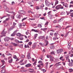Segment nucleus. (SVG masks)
<instances>
[{
    "mask_svg": "<svg viewBox=\"0 0 73 73\" xmlns=\"http://www.w3.org/2000/svg\"><path fill=\"white\" fill-rule=\"evenodd\" d=\"M55 9H56V10H58L60 9H64V7L62 6L61 5H58L56 7Z\"/></svg>",
    "mask_w": 73,
    "mask_h": 73,
    "instance_id": "obj_1",
    "label": "nucleus"
},
{
    "mask_svg": "<svg viewBox=\"0 0 73 73\" xmlns=\"http://www.w3.org/2000/svg\"><path fill=\"white\" fill-rule=\"evenodd\" d=\"M57 53L58 54H60L61 53V52L63 51V50L62 49H59L57 50Z\"/></svg>",
    "mask_w": 73,
    "mask_h": 73,
    "instance_id": "obj_2",
    "label": "nucleus"
},
{
    "mask_svg": "<svg viewBox=\"0 0 73 73\" xmlns=\"http://www.w3.org/2000/svg\"><path fill=\"white\" fill-rule=\"evenodd\" d=\"M45 2L46 3V5L47 7H49V5H50V3L47 0H46L45 1Z\"/></svg>",
    "mask_w": 73,
    "mask_h": 73,
    "instance_id": "obj_3",
    "label": "nucleus"
},
{
    "mask_svg": "<svg viewBox=\"0 0 73 73\" xmlns=\"http://www.w3.org/2000/svg\"><path fill=\"white\" fill-rule=\"evenodd\" d=\"M45 37L44 36H40L38 37L39 39H42V40H45Z\"/></svg>",
    "mask_w": 73,
    "mask_h": 73,
    "instance_id": "obj_4",
    "label": "nucleus"
},
{
    "mask_svg": "<svg viewBox=\"0 0 73 73\" xmlns=\"http://www.w3.org/2000/svg\"><path fill=\"white\" fill-rule=\"evenodd\" d=\"M6 33H7L4 32V30H3L1 33V35H2L4 36H5Z\"/></svg>",
    "mask_w": 73,
    "mask_h": 73,
    "instance_id": "obj_5",
    "label": "nucleus"
},
{
    "mask_svg": "<svg viewBox=\"0 0 73 73\" xmlns=\"http://www.w3.org/2000/svg\"><path fill=\"white\" fill-rule=\"evenodd\" d=\"M10 38L9 37H6L4 38V40L5 41H8L9 40Z\"/></svg>",
    "mask_w": 73,
    "mask_h": 73,
    "instance_id": "obj_6",
    "label": "nucleus"
},
{
    "mask_svg": "<svg viewBox=\"0 0 73 73\" xmlns=\"http://www.w3.org/2000/svg\"><path fill=\"white\" fill-rule=\"evenodd\" d=\"M27 58L28 59H31V53H28L27 55Z\"/></svg>",
    "mask_w": 73,
    "mask_h": 73,
    "instance_id": "obj_7",
    "label": "nucleus"
},
{
    "mask_svg": "<svg viewBox=\"0 0 73 73\" xmlns=\"http://www.w3.org/2000/svg\"><path fill=\"white\" fill-rule=\"evenodd\" d=\"M50 61H54V57H52L51 55H50Z\"/></svg>",
    "mask_w": 73,
    "mask_h": 73,
    "instance_id": "obj_8",
    "label": "nucleus"
},
{
    "mask_svg": "<svg viewBox=\"0 0 73 73\" xmlns=\"http://www.w3.org/2000/svg\"><path fill=\"white\" fill-rule=\"evenodd\" d=\"M68 45L67 46V48L68 49H71V45H70V44H68Z\"/></svg>",
    "mask_w": 73,
    "mask_h": 73,
    "instance_id": "obj_9",
    "label": "nucleus"
},
{
    "mask_svg": "<svg viewBox=\"0 0 73 73\" xmlns=\"http://www.w3.org/2000/svg\"><path fill=\"white\" fill-rule=\"evenodd\" d=\"M6 53L7 56L10 55V56H12V54H10V53H9V52H8V51H7Z\"/></svg>",
    "mask_w": 73,
    "mask_h": 73,
    "instance_id": "obj_10",
    "label": "nucleus"
},
{
    "mask_svg": "<svg viewBox=\"0 0 73 73\" xmlns=\"http://www.w3.org/2000/svg\"><path fill=\"white\" fill-rule=\"evenodd\" d=\"M19 12L21 14H23L24 13V11L23 10L19 11Z\"/></svg>",
    "mask_w": 73,
    "mask_h": 73,
    "instance_id": "obj_11",
    "label": "nucleus"
},
{
    "mask_svg": "<svg viewBox=\"0 0 73 73\" xmlns=\"http://www.w3.org/2000/svg\"><path fill=\"white\" fill-rule=\"evenodd\" d=\"M12 45H14V46H18V44H17L12 42Z\"/></svg>",
    "mask_w": 73,
    "mask_h": 73,
    "instance_id": "obj_12",
    "label": "nucleus"
},
{
    "mask_svg": "<svg viewBox=\"0 0 73 73\" xmlns=\"http://www.w3.org/2000/svg\"><path fill=\"white\" fill-rule=\"evenodd\" d=\"M31 66V64H29L25 65L26 67H27V68H28V67H30Z\"/></svg>",
    "mask_w": 73,
    "mask_h": 73,
    "instance_id": "obj_13",
    "label": "nucleus"
},
{
    "mask_svg": "<svg viewBox=\"0 0 73 73\" xmlns=\"http://www.w3.org/2000/svg\"><path fill=\"white\" fill-rule=\"evenodd\" d=\"M32 31L35 32H39V31H37V30H35L34 29H32Z\"/></svg>",
    "mask_w": 73,
    "mask_h": 73,
    "instance_id": "obj_14",
    "label": "nucleus"
},
{
    "mask_svg": "<svg viewBox=\"0 0 73 73\" xmlns=\"http://www.w3.org/2000/svg\"><path fill=\"white\" fill-rule=\"evenodd\" d=\"M22 26V28H24V27L25 26V23H21Z\"/></svg>",
    "mask_w": 73,
    "mask_h": 73,
    "instance_id": "obj_15",
    "label": "nucleus"
},
{
    "mask_svg": "<svg viewBox=\"0 0 73 73\" xmlns=\"http://www.w3.org/2000/svg\"><path fill=\"white\" fill-rule=\"evenodd\" d=\"M44 41L46 43V45H44V46H46V45H47L48 44V41H47V40H44Z\"/></svg>",
    "mask_w": 73,
    "mask_h": 73,
    "instance_id": "obj_16",
    "label": "nucleus"
},
{
    "mask_svg": "<svg viewBox=\"0 0 73 73\" xmlns=\"http://www.w3.org/2000/svg\"><path fill=\"white\" fill-rule=\"evenodd\" d=\"M12 61H13V59H11L8 61V62L9 63H12Z\"/></svg>",
    "mask_w": 73,
    "mask_h": 73,
    "instance_id": "obj_17",
    "label": "nucleus"
},
{
    "mask_svg": "<svg viewBox=\"0 0 73 73\" xmlns=\"http://www.w3.org/2000/svg\"><path fill=\"white\" fill-rule=\"evenodd\" d=\"M1 61L3 64L1 66H3V65L4 64H5V62L4 60H1Z\"/></svg>",
    "mask_w": 73,
    "mask_h": 73,
    "instance_id": "obj_18",
    "label": "nucleus"
},
{
    "mask_svg": "<svg viewBox=\"0 0 73 73\" xmlns=\"http://www.w3.org/2000/svg\"><path fill=\"white\" fill-rule=\"evenodd\" d=\"M68 65L69 66H73V63L70 62L69 63Z\"/></svg>",
    "mask_w": 73,
    "mask_h": 73,
    "instance_id": "obj_19",
    "label": "nucleus"
},
{
    "mask_svg": "<svg viewBox=\"0 0 73 73\" xmlns=\"http://www.w3.org/2000/svg\"><path fill=\"white\" fill-rule=\"evenodd\" d=\"M50 49H54V46L53 45H51L50 46Z\"/></svg>",
    "mask_w": 73,
    "mask_h": 73,
    "instance_id": "obj_20",
    "label": "nucleus"
},
{
    "mask_svg": "<svg viewBox=\"0 0 73 73\" xmlns=\"http://www.w3.org/2000/svg\"><path fill=\"white\" fill-rule=\"evenodd\" d=\"M57 35H58V33H55L54 34V36H55V37H57Z\"/></svg>",
    "mask_w": 73,
    "mask_h": 73,
    "instance_id": "obj_21",
    "label": "nucleus"
},
{
    "mask_svg": "<svg viewBox=\"0 0 73 73\" xmlns=\"http://www.w3.org/2000/svg\"><path fill=\"white\" fill-rule=\"evenodd\" d=\"M37 35H38V34H36L35 35V36L34 38V39H36V37H37Z\"/></svg>",
    "mask_w": 73,
    "mask_h": 73,
    "instance_id": "obj_22",
    "label": "nucleus"
},
{
    "mask_svg": "<svg viewBox=\"0 0 73 73\" xmlns=\"http://www.w3.org/2000/svg\"><path fill=\"white\" fill-rule=\"evenodd\" d=\"M58 4V0L56 1L55 4V5H57V4Z\"/></svg>",
    "mask_w": 73,
    "mask_h": 73,
    "instance_id": "obj_23",
    "label": "nucleus"
},
{
    "mask_svg": "<svg viewBox=\"0 0 73 73\" xmlns=\"http://www.w3.org/2000/svg\"><path fill=\"white\" fill-rule=\"evenodd\" d=\"M39 44V45H40V46H41L44 47V45H43V44H42V43L41 42H40Z\"/></svg>",
    "mask_w": 73,
    "mask_h": 73,
    "instance_id": "obj_24",
    "label": "nucleus"
},
{
    "mask_svg": "<svg viewBox=\"0 0 73 73\" xmlns=\"http://www.w3.org/2000/svg\"><path fill=\"white\" fill-rule=\"evenodd\" d=\"M17 36H19V37H20V36H21V34L20 33H18L17 34Z\"/></svg>",
    "mask_w": 73,
    "mask_h": 73,
    "instance_id": "obj_25",
    "label": "nucleus"
},
{
    "mask_svg": "<svg viewBox=\"0 0 73 73\" xmlns=\"http://www.w3.org/2000/svg\"><path fill=\"white\" fill-rule=\"evenodd\" d=\"M50 54H54H54H55V52H54V51L50 53Z\"/></svg>",
    "mask_w": 73,
    "mask_h": 73,
    "instance_id": "obj_26",
    "label": "nucleus"
},
{
    "mask_svg": "<svg viewBox=\"0 0 73 73\" xmlns=\"http://www.w3.org/2000/svg\"><path fill=\"white\" fill-rule=\"evenodd\" d=\"M16 35V34L15 33H13V34H12L11 35V36H15Z\"/></svg>",
    "mask_w": 73,
    "mask_h": 73,
    "instance_id": "obj_27",
    "label": "nucleus"
},
{
    "mask_svg": "<svg viewBox=\"0 0 73 73\" xmlns=\"http://www.w3.org/2000/svg\"><path fill=\"white\" fill-rule=\"evenodd\" d=\"M19 27L20 28H23V27L21 25V23H20L19 24Z\"/></svg>",
    "mask_w": 73,
    "mask_h": 73,
    "instance_id": "obj_28",
    "label": "nucleus"
},
{
    "mask_svg": "<svg viewBox=\"0 0 73 73\" xmlns=\"http://www.w3.org/2000/svg\"><path fill=\"white\" fill-rule=\"evenodd\" d=\"M69 72H71L73 71V70L72 69H69Z\"/></svg>",
    "mask_w": 73,
    "mask_h": 73,
    "instance_id": "obj_29",
    "label": "nucleus"
},
{
    "mask_svg": "<svg viewBox=\"0 0 73 73\" xmlns=\"http://www.w3.org/2000/svg\"><path fill=\"white\" fill-rule=\"evenodd\" d=\"M37 63V61H36L35 62L33 63V64L34 65H36V63Z\"/></svg>",
    "mask_w": 73,
    "mask_h": 73,
    "instance_id": "obj_30",
    "label": "nucleus"
},
{
    "mask_svg": "<svg viewBox=\"0 0 73 73\" xmlns=\"http://www.w3.org/2000/svg\"><path fill=\"white\" fill-rule=\"evenodd\" d=\"M38 27L39 28H41L42 27V25L40 24H38Z\"/></svg>",
    "mask_w": 73,
    "mask_h": 73,
    "instance_id": "obj_31",
    "label": "nucleus"
},
{
    "mask_svg": "<svg viewBox=\"0 0 73 73\" xmlns=\"http://www.w3.org/2000/svg\"><path fill=\"white\" fill-rule=\"evenodd\" d=\"M29 20H35V18H30Z\"/></svg>",
    "mask_w": 73,
    "mask_h": 73,
    "instance_id": "obj_32",
    "label": "nucleus"
},
{
    "mask_svg": "<svg viewBox=\"0 0 73 73\" xmlns=\"http://www.w3.org/2000/svg\"><path fill=\"white\" fill-rule=\"evenodd\" d=\"M32 42H30L28 43V44L30 46L32 45Z\"/></svg>",
    "mask_w": 73,
    "mask_h": 73,
    "instance_id": "obj_33",
    "label": "nucleus"
},
{
    "mask_svg": "<svg viewBox=\"0 0 73 73\" xmlns=\"http://www.w3.org/2000/svg\"><path fill=\"white\" fill-rule=\"evenodd\" d=\"M65 57L66 59L68 58H69V56L68 55H66L65 56Z\"/></svg>",
    "mask_w": 73,
    "mask_h": 73,
    "instance_id": "obj_34",
    "label": "nucleus"
},
{
    "mask_svg": "<svg viewBox=\"0 0 73 73\" xmlns=\"http://www.w3.org/2000/svg\"><path fill=\"white\" fill-rule=\"evenodd\" d=\"M57 37H54L53 38V39L54 40H56V38H57Z\"/></svg>",
    "mask_w": 73,
    "mask_h": 73,
    "instance_id": "obj_35",
    "label": "nucleus"
},
{
    "mask_svg": "<svg viewBox=\"0 0 73 73\" xmlns=\"http://www.w3.org/2000/svg\"><path fill=\"white\" fill-rule=\"evenodd\" d=\"M12 56H9L8 57V60H11V59H12Z\"/></svg>",
    "mask_w": 73,
    "mask_h": 73,
    "instance_id": "obj_36",
    "label": "nucleus"
},
{
    "mask_svg": "<svg viewBox=\"0 0 73 73\" xmlns=\"http://www.w3.org/2000/svg\"><path fill=\"white\" fill-rule=\"evenodd\" d=\"M65 7H66V8H68V5L67 4H66V5L65 6Z\"/></svg>",
    "mask_w": 73,
    "mask_h": 73,
    "instance_id": "obj_37",
    "label": "nucleus"
},
{
    "mask_svg": "<svg viewBox=\"0 0 73 73\" xmlns=\"http://www.w3.org/2000/svg\"><path fill=\"white\" fill-rule=\"evenodd\" d=\"M48 23H49V22H46V23L45 24V25H46V26L48 25Z\"/></svg>",
    "mask_w": 73,
    "mask_h": 73,
    "instance_id": "obj_38",
    "label": "nucleus"
},
{
    "mask_svg": "<svg viewBox=\"0 0 73 73\" xmlns=\"http://www.w3.org/2000/svg\"><path fill=\"white\" fill-rule=\"evenodd\" d=\"M40 7H41V8H43V7H44V4H42L40 6Z\"/></svg>",
    "mask_w": 73,
    "mask_h": 73,
    "instance_id": "obj_39",
    "label": "nucleus"
},
{
    "mask_svg": "<svg viewBox=\"0 0 73 73\" xmlns=\"http://www.w3.org/2000/svg\"><path fill=\"white\" fill-rule=\"evenodd\" d=\"M71 27V26H68L65 28V29H67V28H70V27Z\"/></svg>",
    "mask_w": 73,
    "mask_h": 73,
    "instance_id": "obj_40",
    "label": "nucleus"
},
{
    "mask_svg": "<svg viewBox=\"0 0 73 73\" xmlns=\"http://www.w3.org/2000/svg\"><path fill=\"white\" fill-rule=\"evenodd\" d=\"M17 18H19V19H20V18L21 17H20V15H17Z\"/></svg>",
    "mask_w": 73,
    "mask_h": 73,
    "instance_id": "obj_41",
    "label": "nucleus"
},
{
    "mask_svg": "<svg viewBox=\"0 0 73 73\" xmlns=\"http://www.w3.org/2000/svg\"><path fill=\"white\" fill-rule=\"evenodd\" d=\"M51 12H52V11H49L48 13V15H50V13H51Z\"/></svg>",
    "mask_w": 73,
    "mask_h": 73,
    "instance_id": "obj_42",
    "label": "nucleus"
},
{
    "mask_svg": "<svg viewBox=\"0 0 73 73\" xmlns=\"http://www.w3.org/2000/svg\"><path fill=\"white\" fill-rule=\"evenodd\" d=\"M27 17H26L25 18H23L22 20V21H24V20H26L27 19Z\"/></svg>",
    "mask_w": 73,
    "mask_h": 73,
    "instance_id": "obj_43",
    "label": "nucleus"
},
{
    "mask_svg": "<svg viewBox=\"0 0 73 73\" xmlns=\"http://www.w3.org/2000/svg\"><path fill=\"white\" fill-rule=\"evenodd\" d=\"M70 14L71 15L70 16H71V17H73V12L72 13H70Z\"/></svg>",
    "mask_w": 73,
    "mask_h": 73,
    "instance_id": "obj_44",
    "label": "nucleus"
},
{
    "mask_svg": "<svg viewBox=\"0 0 73 73\" xmlns=\"http://www.w3.org/2000/svg\"><path fill=\"white\" fill-rule=\"evenodd\" d=\"M50 36H53V33H50Z\"/></svg>",
    "mask_w": 73,
    "mask_h": 73,
    "instance_id": "obj_45",
    "label": "nucleus"
},
{
    "mask_svg": "<svg viewBox=\"0 0 73 73\" xmlns=\"http://www.w3.org/2000/svg\"><path fill=\"white\" fill-rule=\"evenodd\" d=\"M66 13H67V15H69V14H70V13L69 12H68L67 11H66Z\"/></svg>",
    "mask_w": 73,
    "mask_h": 73,
    "instance_id": "obj_46",
    "label": "nucleus"
},
{
    "mask_svg": "<svg viewBox=\"0 0 73 73\" xmlns=\"http://www.w3.org/2000/svg\"><path fill=\"white\" fill-rule=\"evenodd\" d=\"M47 29L46 28H44L43 29V31H46L47 30Z\"/></svg>",
    "mask_w": 73,
    "mask_h": 73,
    "instance_id": "obj_47",
    "label": "nucleus"
},
{
    "mask_svg": "<svg viewBox=\"0 0 73 73\" xmlns=\"http://www.w3.org/2000/svg\"><path fill=\"white\" fill-rule=\"evenodd\" d=\"M48 38H49V36H47L46 37V40H48Z\"/></svg>",
    "mask_w": 73,
    "mask_h": 73,
    "instance_id": "obj_48",
    "label": "nucleus"
},
{
    "mask_svg": "<svg viewBox=\"0 0 73 73\" xmlns=\"http://www.w3.org/2000/svg\"><path fill=\"white\" fill-rule=\"evenodd\" d=\"M36 45H33V46H32V48H33V49H35V48H36Z\"/></svg>",
    "mask_w": 73,
    "mask_h": 73,
    "instance_id": "obj_49",
    "label": "nucleus"
},
{
    "mask_svg": "<svg viewBox=\"0 0 73 73\" xmlns=\"http://www.w3.org/2000/svg\"><path fill=\"white\" fill-rule=\"evenodd\" d=\"M42 71H43V72H46V70L43 69L42 70Z\"/></svg>",
    "mask_w": 73,
    "mask_h": 73,
    "instance_id": "obj_50",
    "label": "nucleus"
},
{
    "mask_svg": "<svg viewBox=\"0 0 73 73\" xmlns=\"http://www.w3.org/2000/svg\"><path fill=\"white\" fill-rule=\"evenodd\" d=\"M9 40H11V41H12L13 40H14V38H10Z\"/></svg>",
    "mask_w": 73,
    "mask_h": 73,
    "instance_id": "obj_51",
    "label": "nucleus"
},
{
    "mask_svg": "<svg viewBox=\"0 0 73 73\" xmlns=\"http://www.w3.org/2000/svg\"><path fill=\"white\" fill-rule=\"evenodd\" d=\"M13 58H15V59H17V57H16V55H15Z\"/></svg>",
    "mask_w": 73,
    "mask_h": 73,
    "instance_id": "obj_52",
    "label": "nucleus"
},
{
    "mask_svg": "<svg viewBox=\"0 0 73 73\" xmlns=\"http://www.w3.org/2000/svg\"><path fill=\"white\" fill-rule=\"evenodd\" d=\"M40 19H42V20H44V19H45V18L44 17H42L40 18Z\"/></svg>",
    "mask_w": 73,
    "mask_h": 73,
    "instance_id": "obj_53",
    "label": "nucleus"
},
{
    "mask_svg": "<svg viewBox=\"0 0 73 73\" xmlns=\"http://www.w3.org/2000/svg\"><path fill=\"white\" fill-rule=\"evenodd\" d=\"M70 8L71 7H73V5H70Z\"/></svg>",
    "mask_w": 73,
    "mask_h": 73,
    "instance_id": "obj_54",
    "label": "nucleus"
},
{
    "mask_svg": "<svg viewBox=\"0 0 73 73\" xmlns=\"http://www.w3.org/2000/svg\"><path fill=\"white\" fill-rule=\"evenodd\" d=\"M22 58H24L25 57V55H22Z\"/></svg>",
    "mask_w": 73,
    "mask_h": 73,
    "instance_id": "obj_55",
    "label": "nucleus"
},
{
    "mask_svg": "<svg viewBox=\"0 0 73 73\" xmlns=\"http://www.w3.org/2000/svg\"><path fill=\"white\" fill-rule=\"evenodd\" d=\"M15 42H19V40L15 39Z\"/></svg>",
    "mask_w": 73,
    "mask_h": 73,
    "instance_id": "obj_56",
    "label": "nucleus"
},
{
    "mask_svg": "<svg viewBox=\"0 0 73 73\" xmlns=\"http://www.w3.org/2000/svg\"><path fill=\"white\" fill-rule=\"evenodd\" d=\"M26 34L27 35H28V34H29V32H26Z\"/></svg>",
    "mask_w": 73,
    "mask_h": 73,
    "instance_id": "obj_57",
    "label": "nucleus"
},
{
    "mask_svg": "<svg viewBox=\"0 0 73 73\" xmlns=\"http://www.w3.org/2000/svg\"><path fill=\"white\" fill-rule=\"evenodd\" d=\"M19 39L20 40H24V38H19Z\"/></svg>",
    "mask_w": 73,
    "mask_h": 73,
    "instance_id": "obj_58",
    "label": "nucleus"
},
{
    "mask_svg": "<svg viewBox=\"0 0 73 73\" xmlns=\"http://www.w3.org/2000/svg\"><path fill=\"white\" fill-rule=\"evenodd\" d=\"M54 23H57V21L56 20H54L53 21Z\"/></svg>",
    "mask_w": 73,
    "mask_h": 73,
    "instance_id": "obj_59",
    "label": "nucleus"
},
{
    "mask_svg": "<svg viewBox=\"0 0 73 73\" xmlns=\"http://www.w3.org/2000/svg\"><path fill=\"white\" fill-rule=\"evenodd\" d=\"M23 61H24V59H23L22 60H21L19 62H23Z\"/></svg>",
    "mask_w": 73,
    "mask_h": 73,
    "instance_id": "obj_60",
    "label": "nucleus"
},
{
    "mask_svg": "<svg viewBox=\"0 0 73 73\" xmlns=\"http://www.w3.org/2000/svg\"><path fill=\"white\" fill-rule=\"evenodd\" d=\"M16 25V23H15V22L13 23V25H14V26Z\"/></svg>",
    "mask_w": 73,
    "mask_h": 73,
    "instance_id": "obj_61",
    "label": "nucleus"
},
{
    "mask_svg": "<svg viewBox=\"0 0 73 73\" xmlns=\"http://www.w3.org/2000/svg\"><path fill=\"white\" fill-rule=\"evenodd\" d=\"M3 23H7V21H6V20H4L3 21Z\"/></svg>",
    "mask_w": 73,
    "mask_h": 73,
    "instance_id": "obj_62",
    "label": "nucleus"
},
{
    "mask_svg": "<svg viewBox=\"0 0 73 73\" xmlns=\"http://www.w3.org/2000/svg\"><path fill=\"white\" fill-rule=\"evenodd\" d=\"M42 61H39L38 63H40L41 64V63H42Z\"/></svg>",
    "mask_w": 73,
    "mask_h": 73,
    "instance_id": "obj_63",
    "label": "nucleus"
},
{
    "mask_svg": "<svg viewBox=\"0 0 73 73\" xmlns=\"http://www.w3.org/2000/svg\"><path fill=\"white\" fill-rule=\"evenodd\" d=\"M36 8V9H39V7L38 6H37Z\"/></svg>",
    "mask_w": 73,
    "mask_h": 73,
    "instance_id": "obj_64",
    "label": "nucleus"
}]
</instances>
